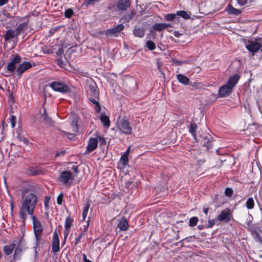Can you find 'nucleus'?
Wrapping results in <instances>:
<instances>
[{
    "mask_svg": "<svg viewBox=\"0 0 262 262\" xmlns=\"http://www.w3.org/2000/svg\"><path fill=\"white\" fill-rule=\"evenodd\" d=\"M23 201L19 208V217L24 222L27 218V214L32 216L33 212L37 203V196L33 193H22Z\"/></svg>",
    "mask_w": 262,
    "mask_h": 262,
    "instance_id": "f257e3e1",
    "label": "nucleus"
},
{
    "mask_svg": "<svg viewBox=\"0 0 262 262\" xmlns=\"http://www.w3.org/2000/svg\"><path fill=\"white\" fill-rule=\"evenodd\" d=\"M240 78L238 74H234L230 76L227 82L220 88L218 92L219 97L224 98L229 96Z\"/></svg>",
    "mask_w": 262,
    "mask_h": 262,
    "instance_id": "f03ea898",
    "label": "nucleus"
},
{
    "mask_svg": "<svg viewBox=\"0 0 262 262\" xmlns=\"http://www.w3.org/2000/svg\"><path fill=\"white\" fill-rule=\"evenodd\" d=\"M86 92L89 100L96 105V111L99 112L101 110V107L97 101L99 97V93L96 85L95 84L90 85L88 88Z\"/></svg>",
    "mask_w": 262,
    "mask_h": 262,
    "instance_id": "7ed1b4c3",
    "label": "nucleus"
},
{
    "mask_svg": "<svg viewBox=\"0 0 262 262\" xmlns=\"http://www.w3.org/2000/svg\"><path fill=\"white\" fill-rule=\"evenodd\" d=\"M245 47L252 55H254L259 50L262 51V44L260 42V39L248 40L245 42Z\"/></svg>",
    "mask_w": 262,
    "mask_h": 262,
    "instance_id": "20e7f679",
    "label": "nucleus"
},
{
    "mask_svg": "<svg viewBox=\"0 0 262 262\" xmlns=\"http://www.w3.org/2000/svg\"><path fill=\"white\" fill-rule=\"evenodd\" d=\"M33 224V228L36 242H38L41 239V236L43 231V227L41 223L34 215L31 217Z\"/></svg>",
    "mask_w": 262,
    "mask_h": 262,
    "instance_id": "39448f33",
    "label": "nucleus"
},
{
    "mask_svg": "<svg viewBox=\"0 0 262 262\" xmlns=\"http://www.w3.org/2000/svg\"><path fill=\"white\" fill-rule=\"evenodd\" d=\"M117 128L122 133L126 135H130L132 133L130 123L124 119H121L118 122Z\"/></svg>",
    "mask_w": 262,
    "mask_h": 262,
    "instance_id": "423d86ee",
    "label": "nucleus"
},
{
    "mask_svg": "<svg viewBox=\"0 0 262 262\" xmlns=\"http://www.w3.org/2000/svg\"><path fill=\"white\" fill-rule=\"evenodd\" d=\"M50 86L55 91L60 93H67L69 88L67 84L61 81H54L50 83Z\"/></svg>",
    "mask_w": 262,
    "mask_h": 262,
    "instance_id": "0eeeda50",
    "label": "nucleus"
},
{
    "mask_svg": "<svg viewBox=\"0 0 262 262\" xmlns=\"http://www.w3.org/2000/svg\"><path fill=\"white\" fill-rule=\"evenodd\" d=\"M58 180L63 184L70 185L73 181V178L70 171H65L60 173Z\"/></svg>",
    "mask_w": 262,
    "mask_h": 262,
    "instance_id": "6e6552de",
    "label": "nucleus"
},
{
    "mask_svg": "<svg viewBox=\"0 0 262 262\" xmlns=\"http://www.w3.org/2000/svg\"><path fill=\"white\" fill-rule=\"evenodd\" d=\"M232 218V214L229 208L224 209L217 216L218 220L225 222H229Z\"/></svg>",
    "mask_w": 262,
    "mask_h": 262,
    "instance_id": "1a4fd4ad",
    "label": "nucleus"
},
{
    "mask_svg": "<svg viewBox=\"0 0 262 262\" xmlns=\"http://www.w3.org/2000/svg\"><path fill=\"white\" fill-rule=\"evenodd\" d=\"M124 27L122 24H119L117 25L115 27L107 29L105 32V34L107 36H114L117 37L118 34L123 30Z\"/></svg>",
    "mask_w": 262,
    "mask_h": 262,
    "instance_id": "9d476101",
    "label": "nucleus"
},
{
    "mask_svg": "<svg viewBox=\"0 0 262 262\" xmlns=\"http://www.w3.org/2000/svg\"><path fill=\"white\" fill-rule=\"evenodd\" d=\"M21 61V57L18 54H15L13 56L11 61L8 63L7 69L12 72H14L16 69V64Z\"/></svg>",
    "mask_w": 262,
    "mask_h": 262,
    "instance_id": "9b49d317",
    "label": "nucleus"
},
{
    "mask_svg": "<svg viewBox=\"0 0 262 262\" xmlns=\"http://www.w3.org/2000/svg\"><path fill=\"white\" fill-rule=\"evenodd\" d=\"M52 250V251L55 253L59 252L60 250L59 237L56 230L54 231L53 234Z\"/></svg>",
    "mask_w": 262,
    "mask_h": 262,
    "instance_id": "f8f14e48",
    "label": "nucleus"
},
{
    "mask_svg": "<svg viewBox=\"0 0 262 262\" xmlns=\"http://www.w3.org/2000/svg\"><path fill=\"white\" fill-rule=\"evenodd\" d=\"M98 141L97 139L90 138L86 146V153H90L96 149L98 146Z\"/></svg>",
    "mask_w": 262,
    "mask_h": 262,
    "instance_id": "ddd939ff",
    "label": "nucleus"
},
{
    "mask_svg": "<svg viewBox=\"0 0 262 262\" xmlns=\"http://www.w3.org/2000/svg\"><path fill=\"white\" fill-rule=\"evenodd\" d=\"M131 4V0H119L117 4V8L119 11H126Z\"/></svg>",
    "mask_w": 262,
    "mask_h": 262,
    "instance_id": "4468645a",
    "label": "nucleus"
},
{
    "mask_svg": "<svg viewBox=\"0 0 262 262\" xmlns=\"http://www.w3.org/2000/svg\"><path fill=\"white\" fill-rule=\"evenodd\" d=\"M32 66L29 62H24L20 64L17 68L16 72L17 75L20 76L21 74L26 70L31 68Z\"/></svg>",
    "mask_w": 262,
    "mask_h": 262,
    "instance_id": "2eb2a0df",
    "label": "nucleus"
},
{
    "mask_svg": "<svg viewBox=\"0 0 262 262\" xmlns=\"http://www.w3.org/2000/svg\"><path fill=\"white\" fill-rule=\"evenodd\" d=\"M128 158L126 156L122 155L120 159L118 162L117 166L119 169L121 170H124L125 167L128 164Z\"/></svg>",
    "mask_w": 262,
    "mask_h": 262,
    "instance_id": "dca6fc26",
    "label": "nucleus"
},
{
    "mask_svg": "<svg viewBox=\"0 0 262 262\" xmlns=\"http://www.w3.org/2000/svg\"><path fill=\"white\" fill-rule=\"evenodd\" d=\"M118 227L121 231L127 230L129 227V225L127 219L125 217H122L118 223Z\"/></svg>",
    "mask_w": 262,
    "mask_h": 262,
    "instance_id": "f3484780",
    "label": "nucleus"
},
{
    "mask_svg": "<svg viewBox=\"0 0 262 262\" xmlns=\"http://www.w3.org/2000/svg\"><path fill=\"white\" fill-rule=\"evenodd\" d=\"M146 30L143 27H135L133 31L134 35L137 37L142 38L145 33Z\"/></svg>",
    "mask_w": 262,
    "mask_h": 262,
    "instance_id": "a211bd4d",
    "label": "nucleus"
},
{
    "mask_svg": "<svg viewBox=\"0 0 262 262\" xmlns=\"http://www.w3.org/2000/svg\"><path fill=\"white\" fill-rule=\"evenodd\" d=\"M171 27V25L170 24L156 23L153 25L152 28L158 31H162L164 29Z\"/></svg>",
    "mask_w": 262,
    "mask_h": 262,
    "instance_id": "6ab92c4d",
    "label": "nucleus"
},
{
    "mask_svg": "<svg viewBox=\"0 0 262 262\" xmlns=\"http://www.w3.org/2000/svg\"><path fill=\"white\" fill-rule=\"evenodd\" d=\"M226 10L229 14L237 15L241 13V10L234 8L232 6L228 5Z\"/></svg>",
    "mask_w": 262,
    "mask_h": 262,
    "instance_id": "aec40b11",
    "label": "nucleus"
},
{
    "mask_svg": "<svg viewBox=\"0 0 262 262\" xmlns=\"http://www.w3.org/2000/svg\"><path fill=\"white\" fill-rule=\"evenodd\" d=\"M177 77L178 81L183 84L187 85L189 82V78L181 74H178Z\"/></svg>",
    "mask_w": 262,
    "mask_h": 262,
    "instance_id": "412c9836",
    "label": "nucleus"
},
{
    "mask_svg": "<svg viewBox=\"0 0 262 262\" xmlns=\"http://www.w3.org/2000/svg\"><path fill=\"white\" fill-rule=\"evenodd\" d=\"M198 128L197 125L194 122H191L189 126V131L193 137H196V130Z\"/></svg>",
    "mask_w": 262,
    "mask_h": 262,
    "instance_id": "4be33fe9",
    "label": "nucleus"
},
{
    "mask_svg": "<svg viewBox=\"0 0 262 262\" xmlns=\"http://www.w3.org/2000/svg\"><path fill=\"white\" fill-rule=\"evenodd\" d=\"M100 120L104 126H106L107 127H108L110 126V120L108 117H107L105 115H101L100 117Z\"/></svg>",
    "mask_w": 262,
    "mask_h": 262,
    "instance_id": "5701e85b",
    "label": "nucleus"
},
{
    "mask_svg": "<svg viewBox=\"0 0 262 262\" xmlns=\"http://www.w3.org/2000/svg\"><path fill=\"white\" fill-rule=\"evenodd\" d=\"M176 14L184 19H187L190 18V13H188L185 11L181 10L177 12Z\"/></svg>",
    "mask_w": 262,
    "mask_h": 262,
    "instance_id": "b1692460",
    "label": "nucleus"
},
{
    "mask_svg": "<svg viewBox=\"0 0 262 262\" xmlns=\"http://www.w3.org/2000/svg\"><path fill=\"white\" fill-rule=\"evenodd\" d=\"M14 248L15 245L14 244L5 246L4 248L5 254L6 255H9L11 254Z\"/></svg>",
    "mask_w": 262,
    "mask_h": 262,
    "instance_id": "393cba45",
    "label": "nucleus"
},
{
    "mask_svg": "<svg viewBox=\"0 0 262 262\" xmlns=\"http://www.w3.org/2000/svg\"><path fill=\"white\" fill-rule=\"evenodd\" d=\"M254 201L252 198L248 199L246 202V206L248 209H252L254 207Z\"/></svg>",
    "mask_w": 262,
    "mask_h": 262,
    "instance_id": "a878e982",
    "label": "nucleus"
},
{
    "mask_svg": "<svg viewBox=\"0 0 262 262\" xmlns=\"http://www.w3.org/2000/svg\"><path fill=\"white\" fill-rule=\"evenodd\" d=\"M42 117L43 118L44 121L46 122V123L49 124H52L53 123V121L52 119L48 116V114L47 113V112L44 108L43 112L42 113Z\"/></svg>",
    "mask_w": 262,
    "mask_h": 262,
    "instance_id": "bb28decb",
    "label": "nucleus"
},
{
    "mask_svg": "<svg viewBox=\"0 0 262 262\" xmlns=\"http://www.w3.org/2000/svg\"><path fill=\"white\" fill-rule=\"evenodd\" d=\"M49 202H50V198L48 196H46L44 204H45V208L46 209L45 214L47 216H48L49 215V211L50 209V206H49Z\"/></svg>",
    "mask_w": 262,
    "mask_h": 262,
    "instance_id": "cd10ccee",
    "label": "nucleus"
},
{
    "mask_svg": "<svg viewBox=\"0 0 262 262\" xmlns=\"http://www.w3.org/2000/svg\"><path fill=\"white\" fill-rule=\"evenodd\" d=\"M90 205H91L90 203L89 202H87L84 207L83 212H82L83 221H84L87 216L88 213Z\"/></svg>",
    "mask_w": 262,
    "mask_h": 262,
    "instance_id": "c85d7f7f",
    "label": "nucleus"
},
{
    "mask_svg": "<svg viewBox=\"0 0 262 262\" xmlns=\"http://www.w3.org/2000/svg\"><path fill=\"white\" fill-rule=\"evenodd\" d=\"M14 37V31L13 30H9L6 32L5 40H9V39L13 38Z\"/></svg>",
    "mask_w": 262,
    "mask_h": 262,
    "instance_id": "c756f323",
    "label": "nucleus"
},
{
    "mask_svg": "<svg viewBox=\"0 0 262 262\" xmlns=\"http://www.w3.org/2000/svg\"><path fill=\"white\" fill-rule=\"evenodd\" d=\"M42 50L45 54H52L53 53V46H43L42 47Z\"/></svg>",
    "mask_w": 262,
    "mask_h": 262,
    "instance_id": "7c9ffc66",
    "label": "nucleus"
},
{
    "mask_svg": "<svg viewBox=\"0 0 262 262\" xmlns=\"http://www.w3.org/2000/svg\"><path fill=\"white\" fill-rule=\"evenodd\" d=\"M73 222V219H72L70 217L68 216L66 218L65 221L64 227L66 229H69L72 226Z\"/></svg>",
    "mask_w": 262,
    "mask_h": 262,
    "instance_id": "2f4dec72",
    "label": "nucleus"
},
{
    "mask_svg": "<svg viewBox=\"0 0 262 262\" xmlns=\"http://www.w3.org/2000/svg\"><path fill=\"white\" fill-rule=\"evenodd\" d=\"M145 46L150 51L154 50L156 49V44L151 40L147 41Z\"/></svg>",
    "mask_w": 262,
    "mask_h": 262,
    "instance_id": "473e14b6",
    "label": "nucleus"
},
{
    "mask_svg": "<svg viewBox=\"0 0 262 262\" xmlns=\"http://www.w3.org/2000/svg\"><path fill=\"white\" fill-rule=\"evenodd\" d=\"M176 14L168 13L164 15L165 19L167 21H172L176 17Z\"/></svg>",
    "mask_w": 262,
    "mask_h": 262,
    "instance_id": "72a5a7b5",
    "label": "nucleus"
},
{
    "mask_svg": "<svg viewBox=\"0 0 262 262\" xmlns=\"http://www.w3.org/2000/svg\"><path fill=\"white\" fill-rule=\"evenodd\" d=\"M198 222V219L197 217H192L189 220V225L191 227L195 226Z\"/></svg>",
    "mask_w": 262,
    "mask_h": 262,
    "instance_id": "f704fd0d",
    "label": "nucleus"
},
{
    "mask_svg": "<svg viewBox=\"0 0 262 262\" xmlns=\"http://www.w3.org/2000/svg\"><path fill=\"white\" fill-rule=\"evenodd\" d=\"M27 24L25 23H21L16 29V32L17 35H18L21 31L24 29V28L26 26Z\"/></svg>",
    "mask_w": 262,
    "mask_h": 262,
    "instance_id": "c9c22d12",
    "label": "nucleus"
},
{
    "mask_svg": "<svg viewBox=\"0 0 262 262\" xmlns=\"http://www.w3.org/2000/svg\"><path fill=\"white\" fill-rule=\"evenodd\" d=\"M134 15V13L133 12H130L127 14H126L123 19H124L126 21H129L133 17Z\"/></svg>",
    "mask_w": 262,
    "mask_h": 262,
    "instance_id": "e433bc0d",
    "label": "nucleus"
},
{
    "mask_svg": "<svg viewBox=\"0 0 262 262\" xmlns=\"http://www.w3.org/2000/svg\"><path fill=\"white\" fill-rule=\"evenodd\" d=\"M71 127L72 131L74 132H77L78 130L77 127V121L76 120H73L71 123Z\"/></svg>",
    "mask_w": 262,
    "mask_h": 262,
    "instance_id": "4c0bfd02",
    "label": "nucleus"
},
{
    "mask_svg": "<svg viewBox=\"0 0 262 262\" xmlns=\"http://www.w3.org/2000/svg\"><path fill=\"white\" fill-rule=\"evenodd\" d=\"M73 14V11L71 9H68L64 12V16L67 18H70Z\"/></svg>",
    "mask_w": 262,
    "mask_h": 262,
    "instance_id": "58836bf2",
    "label": "nucleus"
},
{
    "mask_svg": "<svg viewBox=\"0 0 262 262\" xmlns=\"http://www.w3.org/2000/svg\"><path fill=\"white\" fill-rule=\"evenodd\" d=\"M233 191L232 189L230 188H226L225 191V193L227 196H231L233 194Z\"/></svg>",
    "mask_w": 262,
    "mask_h": 262,
    "instance_id": "ea45409f",
    "label": "nucleus"
},
{
    "mask_svg": "<svg viewBox=\"0 0 262 262\" xmlns=\"http://www.w3.org/2000/svg\"><path fill=\"white\" fill-rule=\"evenodd\" d=\"M16 118L14 116L11 115V117L10 118V121L11 122V126L12 128L14 127L15 125V122H16Z\"/></svg>",
    "mask_w": 262,
    "mask_h": 262,
    "instance_id": "a19ab883",
    "label": "nucleus"
},
{
    "mask_svg": "<svg viewBox=\"0 0 262 262\" xmlns=\"http://www.w3.org/2000/svg\"><path fill=\"white\" fill-rule=\"evenodd\" d=\"M63 194L62 193L60 194L57 198V203L58 205H61L63 201Z\"/></svg>",
    "mask_w": 262,
    "mask_h": 262,
    "instance_id": "79ce46f5",
    "label": "nucleus"
},
{
    "mask_svg": "<svg viewBox=\"0 0 262 262\" xmlns=\"http://www.w3.org/2000/svg\"><path fill=\"white\" fill-rule=\"evenodd\" d=\"M18 140L23 142L25 144H27L28 143V140L25 137H17Z\"/></svg>",
    "mask_w": 262,
    "mask_h": 262,
    "instance_id": "37998d69",
    "label": "nucleus"
},
{
    "mask_svg": "<svg viewBox=\"0 0 262 262\" xmlns=\"http://www.w3.org/2000/svg\"><path fill=\"white\" fill-rule=\"evenodd\" d=\"M248 0H236L237 3L240 6H244L246 5L247 3Z\"/></svg>",
    "mask_w": 262,
    "mask_h": 262,
    "instance_id": "c03bdc74",
    "label": "nucleus"
},
{
    "mask_svg": "<svg viewBox=\"0 0 262 262\" xmlns=\"http://www.w3.org/2000/svg\"><path fill=\"white\" fill-rule=\"evenodd\" d=\"M100 0H86L85 1L86 5H93L95 2H97Z\"/></svg>",
    "mask_w": 262,
    "mask_h": 262,
    "instance_id": "a18cd8bd",
    "label": "nucleus"
},
{
    "mask_svg": "<svg viewBox=\"0 0 262 262\" xmlns=\"http://www.w3.org/2000/svg\"><path fill=\"white\" fill-rule=\"evenodd\" d=\"M64 134H66V135H67L68 136V138L69 139H70V140H73L75 136L74 135V134H70V133H68L67 132H63Z\"/></svg>",
    "mask_w": 262,
    "mask_h": 262,
    "instance_id": "49530a36",
    "label": "nucleus"
},
{
    "mask_svg": "<svg viewBox=\"0 0 262 262\" xmlns=\"http://www.w3.org/2000/svg\"><path fill=\"white\" fill-rule=\"evenodd\" d=\"M82 234H80L77 237L75 238V244L77 245L79 242L80 241L81 238H82Z\"/></svg>",
    "mask_w": 262,
    "mask_h": 262,
    "instance_id": "de8ad7c7",
    "label": "nucleus"
},
{
    "mask_svg": "<svg viewBox=\"0 0 262 262\" xmlns=\"http://www.w3.org/2000/svg\"><path fill=\"white\" fill-rule=\"evenodd\" d=\"M65 152H66L65 150H62V151L57 152L56 153L55 156L56 157H59L60 156L64 155Z\"/></svg>",
    "mask_w": 262,
    "mask_h": 262,
    "instance_id": "09e8293b",
    "label": "nucleus"
},
{
    "mask_svg": "<svg viewBox=\"0 0 262 262\" xmlns=\"http://www.w3.org/2000/svg\"><path fill=\"white\" fill-rule=\"evenodd\" d=\"M173 35H174V36L177 37H179L181 35H182V34L180 33L179 31H175L174 32H173Z\"/></svg>",
    "mask_w": 262,
    "mask_h": 262,
    "instance_id": "8fccbe9b",
    "label": "nucleus"
},
{
    "mask_svg": "<svg viewBox=\"0 0 262 262\" xmlns=\"http://www.w3.org/2000/svg\"><path fill=\"white\" fill-rule=\"evenodd\" d=\"M20 252V250L18 249H16L14 252V258L15 259H18L19 256L17 255V252Z\"/></svg>",
    "mask_w": 262,
    "mask_h": 262,
    "instance_id": "3c124183",
    "label": "nucleus"
},
{
    "mask_svg": "<svg viewBox=\"0 0 262 262\" xmlns=\"http://www.w3.org/2000/svg\"><path fill=\"white\" fill-rule=\"evenodd\" d=\"M130 147H128L126 151L125 152V153L123 155L124 156H126V157H128L129 151H130Z\"/></svg>",
    "mask_w": 262,
    "mask_h": 262,
    "instance_id": "603ef678",
    "label": "nucleus"
},
{
    "mask_svg": "<svg viewBox=\"0 0 262 262\" xmlns=\"http://www.w3.org/2000/svg\"><path fill=\"white\" fill-rule=\"evenodd\" d=\"M8 0H0V6H2L7 3Z\"/></svg>",
    "mask_w": 262,
    "mask_h": 262,
    "instance_id": "864d4df0",
    "label": "nucleus"
},
{
    "mask_svg": "<svg viewBox=\"0 0 262 262\" xmlns=\"http://www.w3.org/2000/svg\"><path fill=\"white\" fill-rule=\"evenodd\" d=\"M68 233H64V240L62 242V245H64L66 243V239L68 236Z\"/></svg>",
    "mask_w": 262,
    "mask_h": 262,
    "instance_id": "5fc2aeb1",
    "label": "nucleus"
},
{
    "mask_svg": "<svg viewBox=\"0 0 262 262\" xmlns=\"http://www.w3.org/2000/svg\"><path fill=\"white\" fill-rule=\"evenodd\" d=\"M185 61H178V60H176L174 61V63L177 64V65H180V64H182V63H185Z\"/></svg>",
    "mask_w": 262,
    "mask_h": 262,
    "instance_id": "6e6d98bb",
    "label": "nucleus"
},
{
    "mask_svg": "<svg viewBox=\"0 0 262 262\" xmlns=\"http://www.w3.org/2000/svg\"><path fill=\"white\" fill-rule=\"evenodd\" d=\"M72 168L76 173H77L78 172V167L76 166H73Z\"/></svg>",
    "mask_w": 262,
    "mask_h": 262,
    "instance_id": "4d7b16f0",
    "label": "nucleus"
},
{
    "mask_svg": "<svg viewBox=\"0 0 262 262\" xmlns=\"http://www.w3.org/2000/svg\"><path fill=\"white\" fill-rule=\"evenodd\" d=\"M82 258L84 262H86L87 260H89V259H87L86 256L85 254H82Z\"/></svg>",
    "mask_w": 262,
    "mask_h": 262,
    "instance_id": "13d9d810",
    "label": "nucleus"
},
{
    "mask_svg": "<svg viewBox=\"0 0 262 262\" xmlns=\"http://www.w3.org/2000/svg\"><path fill=\"white\" fill-rule=\"evenodd\" d=\"M208 210H209V208L207 207V208L204 207L203 208V211H204V213L206 215L208 214Z\"/></svg>",
    "mask_w": 262,
    "mask_h": 262,
    "instance_id": "bf43d9fd",
    "label": "nucleus"
},
{
    "mask_svg": "<svg viewBox=\"0 0 262 262\" xmlns=\"http://www.w3.org/2000/svg\"><path fill=\"white\" fill-rule=\"evenodd\" d=\"M10 207H11V211H13V210L14 208V205H13V202L12 200L10 202Z\"/></svg>",
    "mask_w": 262,
    "mask_h": 262,
    "instance_id": "052dcab7",
    "label": "nucleus"
},
{
    "mask_svg": "<svg viewBox=\"0 0 262 262\" xmlns=\"http://www.w3.org/2000/svg\"><path fill=\"white\" fill-rule=\"evenodd\" d=\"M214 221H215V220H212V221H210L209 222V224H210V226H211V227H212L213 225H214V224H215Z\"/></svg>",
    "mask_w": 262,
    "mask_h": 262,
    "instance_id": "680f3d73",
    "label": "nucleus"
},
{
    "mask_svg": "<svg viewBox=\"0 0 262 262\" xmlns=\"http://www.w3.org/2000/svg\"><path fill=\"white\" fill-rule=\"evenodd\" d=\"M63 52V50L62 49H59L57 54H61Z\"/></svg>",
    "mask_w": 262,
    "mask_h": 262,
    "instance_id": "e2e57ef3",
    "label": "nucleus"
},
{
    "mask_svg": "<svg viewBox=\"0 0 262 262\" xmlns=\"http://www.w3.org/2000/svg\"><path fill=\"white\" fill-rule=\"evenodd\" d=\"M57 63H58V66L61 67L62 64V61L60 60H58L57 61Z\"/></svg>",
    "mask_w": 262,
    "mask_h": 262,
    "instance_id": "0e129e2a",
    "label": "nucleus"
},
{
    "mask_svg": "<svg viewBox=\"0 0 262 262\" xmlns=\"http://www.w3.org/2000/svg\"><path fill=\"white\" fill-rule=\"evenodd\" d=\"M31 174H32V175H35V174H36V171H33L32 172H31Z\"/></svg>",
    "mask_w": 262,
    "mask_h": 262,
    "instance_id": "69168bd1",
    "label": "nucleus"
},
{
    "mask_svg": "<svg viewBox=\"0 0 262 262\" xmlns=\"http://www.w3.org/2000/svg\"><path fill=\"white\" fill-rule=\"evenodd\" d=\"M86 262H93V261H91L90 260H87Z\"/></svg>",
    "mask_w": 262,
    "mask_h": 262,
    "instance_id": "338daca9",
    "label": "nucleus"
},
{
    "mask_svg": "<svg viewBox=\"0 0 262 262\" xmlns=\"http://www.w3.org/2000/svg\"><path fill=\"white\" fill-rule=\"evenodd\" d=\"M158 68H159V69H160V66H158Z\"/></svg>",
    "mask_w": 262,
    "mask_h": 262,
    "instance_id": "774afa93",
    "label": "nucleus"
}]
</instances>
